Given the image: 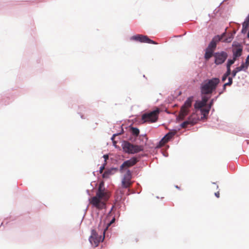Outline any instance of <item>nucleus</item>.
<instances>
[{"instance_id": "21", "label": "nucleus", "mask_w": 249, "mask_h": 249, "mask_svg": "<svg viewBox=\"0 0 249 249\" xmlns=\"http://www.w3.org/2000/svg\"><path fill=\"white\" fill-rule=\"evenodd\" d=\"M247 66L245 65V64L243 63L239 67H236L235 69L238 71L239 72L241 71H246L248 69Z\"/></svg>"}, {"instance_id": "28", "label": "nucleus", "mask_w": 249, "mask_h": 249, "mask_svg": "<svg viewBox=\"0 0 249 249\" xmlns=\"http://www.w3.org/2000/svg\"><path fill=\"white\" fill-rule=\"evenodd\" d=\"M249 26V22L247 20H245V21L243 23V26L244 28H248Z\"/></svg>"}, {"instance_id": "24", "label": "nucleus", "mask_w": 249, "mask_h": 249, "mask_svg": "<svg viewBox=\"0 0 249 249\" xmlns=\"http://www.w3.org/2000/svg\"><path fill=\"white\" fill-rule=\"evenodd\" d=\"M115 220V218L114 217V216L112 218V219L111 220V221L107 224V226L106 227V228L105 229H104L103 230V233L105 234V232H106V231L108 227L111 224H112L114 222Z\"/></svg>"}, {"instance_id": "36", "label": "nucleus", "mask_w": 249, "mask_h": 249, "mask_svg": "<svg viewBox=\"0 0 249 249\" xmlns=\"http://www.w3.org/2000/svg\"><path fill=\"white\" fill-rule=\"evenodd\" d=\"M112 215V213H111V212H110L108 214H107V218H110V216H111Z\"/></svg>"}, {"instance_id": "6", "label": "nucleus", "mask_w": 249, "mask_h": 249, "mask_svg": "<svg viewBox=\"0 0 249 249\" xmlns=\"http://www.w3.org/2000/svg\"><path fill=\"white\" fill-rule=\"evenodd\" d=\"M103 234L104 236L102 237L101 235H98L96 231L94 230H92L91 235L89 238V241L92 245L94 247H96L98 246L100 242L103 241L104 239L105 234L103 233Z\"/></svg>"}, {"instance_id": "23", "label": "nucleus", "mask_w": 249, "mask_h": 249, "mask_svg": "<svg viewBox=\"0 0 249 249\" xmlns=\"http://www.w3.org/2000/svg\"><path fill=\"white\" fill-rule=\"evenodd\" d=\"M131 132L133 135L136 136H138L139 134L140 131L139 129L136 127H132L131 128Z\"/></svg>"}, {"instance_id": "18", "label": "nucleus", "mask_w": 249, "mask_h": 249, "mask_svg": "<svg viewBox=\"0 0 249 249\" xmlns=\"http://www.w3.org/2000/svg\"><path fill=\"white\" fill-rule=\"evenodd\" d=\"M213 51L206 49L204 57L206 60H208L212 56H213Z\"/></svg>"}, {"instance_id": "10", "label": "nucleus", "mask_w": 249, "mask_h": 249, "mask_svg": "<svg viewBox=\"0 0 249 249\" xmlns=\"http://www.w3.org/2000/svg\"><path fill=\"white\" fill-rule=\"evenodd\" d=\"M138 161V160L135 157L124 161L120 167L119 171L120 173H123L126 168L134 166Z\"/></svg>"}, {"instance_id": "30", "label": "nucleus", "mask_w": 249, "mask_h": 249, "mask_svg": "<svg viewBox=\"0 0 249 249\" xmlns=\"http://www.w3.org/2000/svg\"><path fill=\"white\" fill-rule=\"evenodd\" d=\"M237 72H238L235 69L233 70L231 73L232 76L233 77H234L236 76Z\"/></svg>"}, {"instance_id": "2", "label": "nucleus", "mask_w": 249, "mask_h": 249, "mask_svg": "<svg viewBox=\"0 0 249 249\" xmlns=\"http://www.w3.org/2000/svg\"><path fill=\"white\" fill-rule=\"evenodd\" d=\"M193 99L194 97L193 96L188 98L181 107L178 116V118L179 120H184L185 117L190 112V108L192 107Z\"/></svg>"}, {"instance_id": "16", "label": "nucleus", "mask_w": 249, "mask_h": 249, "mask_svg": "<svg viewBox=\"0 0 249 249\" xmlns=\"http://www.w3.org/2000/svg\"><path fill=\"white\" fill-rule=\"evenodd\" d=\"M225 36H223V39L221 41L224 42L230 43L231 42L233 38V35L232 34H228L226 35V33H224Z\"/></svg>"}, {"instance_id": "19", "label": "nucleus", "mask_w": 249, "mask_h": 249, "mask_svg": "<svg viewBox=\"0 0 249 249\" xmlns=\"http://www.w3.org/2000/svg\"><path fill=\"white\" fill-rule=\"evenodd\" d=\"M236 60V58L233 57L232 59H229L228 61V62L227 63V74L229 73L230 71H231V65H232L235 60Z\"/></svg>"}, {"instance_id": "22", "label": "nucleus", "mask_w": 249, "mask_h": 249, "mask_svg": "<svg viewBox=\"0 0 249 249\" xmlns=\"http://www.w3.org/2000/svg\"><path fill=\"white\" fill-rule=\"evenodd\" d=\"M200 111H201L202 115L203 116V118H206V116L208 115L209 111H210V109L209 108H201L200 109Z\"/></svg>"}, {"instance_id": "1", "label": "nucleus", "mask_w": 249, "mask_h": 249, "mask_svg": "<svg viewBox=\"0 0 249 249\" xmlns=\"http://www.w3.org/2000/svg\"><path fill=\"white\" fill-rule=\"evenodd\" d=\"M219 82L220 80L218 78H213L204 81L201 85V94L206 95L212 93L216 89Z\"/></svg>"}, {"instance_id": "3", "label": "nucleus", "mask_w": 249, "mask_h": 249, "mask_svg": "<svg viewBox=\"0 0 249 249\" xmlns=\"http://www.w3.org/2000/svg\"><path fill=\"white\" fill-rule=\"evenodd\" d=\"M122 146L124 151L128 154L137 153L143 149L142 146L134 145L127 141H124Z\"/></svg>"}, {"instance_id": "7", "label": "nucleus", "mask_w": 249, "mask_h": 249, "mask_svg": "<svg viewBox=\"0 0 249 249\" xmlns=\"http://www.w3.org/2000/svg\"><path fill=\"white\" fill-rule=\"evenodd\" d=\"M132 173L130 170L127 169L122 180V186L124 188H129L132 185Z\"/></svg>"}, {"instance_id": "38", "label": "nucleus", "mask_w": 249, "mask_h": 249, "mask_svg": "<svg viewBox=\"0 0 249 249\" xmlns=\"http://www.w3.org/2000/svg\"><path fill=\"white\" fill-rule=\"evenodd\" d=\"M223 89H224V90H225L226 89V87L223 86Z\"/></svg>"}, {"instance_id": "14", "label": "nucleus", "mask_w": 249, "mask_h": 249, "mask_svg": "<svg viewBox=\"0 0 249 249\" xmlns=\"http://www.w3.org/2000/svg\"><path fill=\"white\" fill-rule=\"evenodd\" d=\"M175 133L172 132H168L164 137L160 140V145H164L167 143L175 135Z\"/></svg>"}, {"instance_id": "34", "label": "nucleus", "mask_w": 249, "mask_h": 249, "mask_svg": "<svg viewBox=\"0 0 249 249\" xmlns=\"http://www.w3.org/2000/svg\"><path fill=\"white\" fill-rule=\"evenodd\" d=\"M247 29L248 28H244L243 27L242 30V33H243V34H245L246 33V32H247Z\"/></svg>"}, {"instance_id": "26", "label": "nucleus", "mask_w": 249, "mask_h": 249, "mask_svg": "<svg viewBox=\"0 0 249 249\" xmlns=\"http://www.w3.org/2000/svg\"><path fill=\"white\" fill-rule=\"evenodd\" d=\"M231 71H230V72L228 74H227V71L225 73V74L223 75L222 80L223 81H225L226 79H227V77L229 76L231 74Z\"/></svg>"}, {"instance_id": "8", "label": "nucleus", "mask_w": 249, "mask_h": 249, "mask_svg": "<svg viewBox=\"0 0 249 249\" xmlns=\"http://www.w3.org/2000/svg\"><path fill=\"white\" fill-rule=\"evenodd\" d=\"M228 56V53L224 51L214 53L213 57L215 58V64L217 65L223 64L227 58Z\"/></svg>"}, {"instance_id": "35", "label": "nucleus", "mask_w": 249, "mask_h": 249, "mask_svg": "<svg viewBox=\"0 0 249 249\" xmlns=\"http://www.w3.org/2000/svg\"><path fill=\"white\" fill-rule=\"evenodd\" d=\"M214 195H215V196H216V197H217V198H219V196H220V193H219V191H218V192H217L215 193V194H214Z\"/></svg>"}, {"instance_id": "4", "label": "nucleus", "mask_w": 249, "mask_h": 249, "mask_svg": "<svg viewBox=\"0 0 249 249\" xmlns=\"http://www.w3.org/2000/svg\"><path fill=\"white\" fill-rule=\"evenodd\" d=\"M160 110L157 108L156 110L143 114L142 116V120L143 123H152L156 122L158 119Z\"/></svg>"}, {"instance_id": "15", "label": "nucleus", "mask_w": 249, "mask_h": 249, "mask_svg": "<svg viewBox=\"0 0 249 249\" xmlns=\"http://www.w3.org/2000/svg\"><path fill=\"white\" fill-rule=\"evenodd\" d=\"M233 57L237 58L240 57L242 54V48L241 46H239L236 48L233 49Z\"/></svg>"}, {"instance_id": "11", "label": "nucleus", "mask_w": 249, "mask_h": 249, "mask_svg": "<svg viewBox=\"0 0 249 249\" xmlns=\"http://www.w3.org/2000/svg\"><path fill=\"white\" fill-rule=\"evenodd\" d=\"M89 202L94 207L99 210L103 209L106 205V203L96 196L91 197Z\"/></svg>"}, {"instance_id": "29", "label": "nucleus", "mask_w": 249, "mask_h": 249, "mask_svg": "<svg viewBox=\"0 0 249 249\" xmlns=\"http://www.w3.org/2000/svg\"><path fill=\"white\" fill-rule=\"evenodd\" d=\"M106 165V163H104V164L100 167V170H99L100 174H102L103 173L104 170L105 169Z\"/></svg>"}, {"instance_id": "17", "label": "nucleus", "mask_w": 249, "mask_h": 249, "mask_svg": "<svg viewBox=\"0 0 249 249\" xmlns=\"http://www.w3.org/2000/svg\"><path fill=\"white\" fill-rule=\"evenodd\" d=\"M117 169L115 168H111L107 170H106L104 173L103 174V178H107L111 175H112L114 172H116L117 171Z\"/></svg>"}, {"instance_id": "33", "label": "nucleus", "mask_w": 249, "mask_h": 249, "mask_svg": "<svg viewBox=\"0 0 249 249\" xmlns=\"http://www.w3.org/2000/svg\"><path fill=\"white\" fill-rule=\"evenodd\" d=\"M103 158L105 159V163H106L107 160L108 159V156L107 155H104Z\"/></svg>"}, {"instance_id": "27", "label": "nucleus", "mask_w": 249, "mask_h": 249, "mask_svg": "<svg viewBox=\"0 0 249 249\" xmlns=\"http://www.w3.org/2000/svg\"><path fill=\"white\" fill-rule=\"evenodd\" d=\"M208 100V98L207 97L203 96L201 101L204 104L205 106H206Z\"/></svg>"}, {"instance_id": "25", "label": "nucleus", "mask_w": 249, "mask_h": 249, "mask_svg": "<svg viewBox=\"0 0 249 249\" xmlns=\"http://www.w3.org/2000/svg\"><path fill=\"white\" fill-rule=\"evenodd\" d=\"M229 82L228 83H225L224 85V87H226L227 86H231L232 83V77H229Z\"/></svg>"}, {"instance_id": "31", "label": "nucleus", "mask_w": 249, "mask_h": 249, "mask_svg": "<svg viewBox=\"0 0 249 249\" xmlns=\"http://www.w3.org/2000/svg\"><path fill=\"white\" fill-rule=\"evenodd\" d=\"M245 64V65L246 66H247V67L248 68V67L249 66V55L247 57L246 60V63Z\"/></svg>"}, {"instance_id": "32", "label": "nucleus", "mask_w": 249, "mask_h": 249, "mask_svg": "<svg viewBox=\"0 0 249 249\" xmlns=\"http://www.w3.org/2000/svg\"><path fill=\"white\" fill-rule=\"evenodd\" d=\"M213 101H214V99H212V100L211 101V102H210V104H209V107H208V108H209L210 109V108H211V107H212V106H213Z\"/></svg>"}, {"instance_id": "13", "label": "nucleus", "mask_w": 249, "mask_h": 249, "mask_svg": "<svg viewBox=\"0 0 249 249\" xmlns=\"http://www.w3.org/2000/svg\"><path fill=\"white\" fill-rule=\"evenodd\" d=\"M224 36L225 34H223L221 36L218 35L215 36L209 43L207 49L214 51L216 47L217 43L223 39Z\"/></svg>"}, {"instance_id": "37", "label": "nucleus", "mask_w": 249, "mask_h": 249, "mask_svg": "<svg viewBox=\"0 0 249 249\" xmlns=\"http://www.w3.org/2000/svg\"><path fill=\"white\" fill-rule=\"evenodd\" d=\"M246 20L248 21V22H249V15H248V16L247 17V18H246L245 19Z\"/></svg>"}, {"instance_id": "9", "label": "nucleus", "mask_w": 249, "mask_h": 249, "mask_svg": "<svg viewBox=\"0 0 249 249\" xmlns=\"http://www.w3.org/2000/svg\"><path fill=\"white\" fill-rule=\"evenodd\" d=\"M130 39L132 40L139 41L141 43L157 44V42L149 38L147 36L142 35L138 34L135 36H133L131 37Z\"/></svg>"}, {"instance_id": "20", "label": "nucleus", "mask_w": 249, "mask_h": 249, "mask_svg": "<svg viewBox=\"0 0 249 249\" xmlns=\"http://www.w3.org/2000/svg\"><path fill=\"white\" fill-rule=\"evenodd\" d=\"M205 106L201 101H196L194 105L195 108L196 109H201L202 107Z\"/></svg>"}, {"instance_id": "5", "label": "nucleus", "mask_w": 249, "mask_h": 249, "mask_svg": "<svg viewBox=\"0 0 249 249\" xmlns=\"http://www.w3.org/2000/svg\"><path fill=\"white\" fill-rule=\"evenodd\" d=\"M104 185V181L100 183L96 196L106 203L109 198L110 194L109 192L105 188Z\"/></svg>"}, {"instance_id": "12", "label": "nucleus", "mask_w": 249, "mask_h": 249, "mask_svg": "<svg viewBox=\"0 0 249 249\" xmlns=\"http://www.w3.org/2000/svg\"><path fill=\"white\" fill-rule=\"evenodd\" d=\"M198 118L197 115L193 113L188 118L187 120L184 121L181 124V127L183 128H186L189 124L193 125L197 123Z\"/></svg>"}]
</instances>
